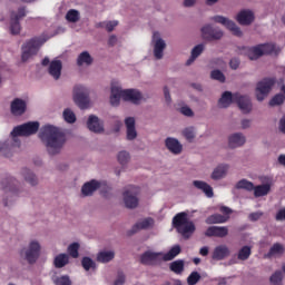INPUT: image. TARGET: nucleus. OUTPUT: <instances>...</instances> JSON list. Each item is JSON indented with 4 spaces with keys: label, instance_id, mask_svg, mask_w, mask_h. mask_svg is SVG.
<instances>
[{
    "label": "nucleus",
    "instance_id": "nucleus-55",
    "mask_svg": "<svg viewBox=\"0 0 285 285\" xmlns=\"http://www.w3.org/2000/svg\"><path fill=\"white\" fill-rule=\"evenodd\" d=\"M181 220H183L184 224L193 223L191 220L188 219V214L186 212H180L179 213V226L181 225Z\"/></svg>",
    "mask_w": 285,
    "mask_h": 285
},
{
    "label": "nucleus",
    "instance_id": "nucleus-12",
    "mask_svg": "<svg viewBox=\"0 0 285 285\" xmlns=\"http://www.w3.org/2000/svg\"><path fill=\"white\" fill-rule=\"evenodd\" d=\"M202 38L206 41L220 40L224 36L223 31L218 28H213L210 24L203 26L200 29Z\"/></svg>",
    "mask_w": 285,
    "mask_h": 285
},
{
    "label": "nucleus",
    "instance_id": "nucleus-30",
    "mask_svg": "<svg viewBox=\"0 0 285 285\" xmlns=\"http://www.w3.org/2000/svg\"><path fill=\"white\" fill-rule=\"evenodd\" d=\"M204 50H205V46L203 43H199L196 47H194V49L191 50L190 58L186 60V66H190L191 63H194V61L200 57Z\"/></svg>",
    "mask_w": 285,
    "mask_h": 285
},
{
    "label": "nucleus",
    "instance_id": "nucleus-13",
    "mask_svg": "<svg viewBox=\"0 0 285 285\" xmlns=\"http://www.w3.org/2000/svg\"><path fill=\"white\" fill-rule=\"evenodd\" d=\"M212 20L215 21L216 23H219V24H223L224 27H226L236 37H242L243 32H242L240 28L235 22L228 20L227 18H225L223 16H215L214 18H212Z\"/></svg>",
    "mask_w": 285,
    "mask_h": 285
},
{
    "label": "nucleus",
    "instance_id": "nucleus-3",
    "mask_svg": "<svg viewBox=\"0 0 285 285\" xmlns=\"http://www.w3.org/2000/svg\"><path fill=\"white\" fill-rule=\"evenodd\" d=\"M124 101H131L135 105H138L139 101L142 99V95L140 91L136 89H127L121 90L120 87L111 86V95H110V104L114 107L119 106L120 100Z\"/></svg>",
    "mask_w": 285,
    "mask_h": 285
},
{
    "label": "nucleus",
    "instance_id": "nucleus-5",
    "mask_svg": "<svg viewBox=\"0 0 285 285\" xmlns=\"http://www.w3.org/2000/svg\"><path fill=\"white\" fill-rule=\"evenodd\" d=\"M40 128V124L38 121H29L22 125L16 126L11 131V136L13 138L17 137H29L36 135Z\"/></svg>",
    "mask_w": 285,
    "mask_h": 285
},
{
    "label": "nucleus",
    "instance_id": "nucleus-54",
    "mask_svg": "<svg viewBox=\"0 0 285 285\" xmlns=\"http://www.w3.org/2000/svg\"><path fill=\"white\" fill-rule=\"evenodd\" d=\"M118 21H108V22H102L100 23V27L105 26V29H107L108 32H111L115 30V28L118 26Z\"/></svg>",
    "mask_w": 285,
    "mask_h": 285
},
{
    "label": "nucleus",
    "instance_id": "nucleus-44",
    "mask_svg": "<svg viewBox=\"0 0 285 285\" xmlns=\"http://www.w3.org/2000/svg\"><path fill=\"white\" fill-rule=\"evenodd\" d=\"M285 101V96L283 94L276 95L272 100H269V106L275 107V106H281Z\"/></svg>",
    "mask_w": 285,
    "mask_h": 285
},
{
    "label": "nucleus",
    "instance_id": "nucleus-45",
    "mask_svg": "<svg viewBox=\"0 0 285 285\" xmlns=\"http://www.w3.org/2000/svg\"><path fill=\"white\" fill-rule=\"evenodd\" d=\"M210 77L214 80H217L219 82H225L226 78L225 75L219 70V69H215L210 72Z\"/></svg>",
    "mask_w": 285,
    "mask_h": 285
},
{
    "label": "nucleus",
    "instance_id": "nucleus-32",
    "mask_svg": "<svg viewBox=\"0 0 285 285\" xmlns=\"http://www.w3.org/2000/svg\"><path fill=\"white\" fill-rule=\"evenodd\" d=\"M115 256H116V254L112 250H102V252L98 253L97 262L102 263V264H107L110 261H114Z\"/></svg>",
    "mask_w": 285,
    "mask_h": 285
},
{
    "label": "nucleus",
    "instance_id": "nucleus-21",
    "mask_svg": "<svg viewBox=\"0 0 285 285\" xmlns=\"http://www.w3.org/2000/svg\"><path fill=\"white\" fill-rule=\"evenodd\" d=\"M229 254H230V250L226 245H218L215 247L212 257L214 261L220 262L227 258Z\"/></svg>",
    "mask_w": 285,
    "mask_h": 285
},
{
    "label": "nucleus",
    "instance_id": "nucleus-28",
    "mask_svg": "<svg viewBox=\"0 0 285 285\" xmlns=\"http://www.w3.org/2000/svg\"><path fill=\"white\" fill-rule=\"evenodd\" d=\"M100 188V183L96 180H91L90 183H86L81 187V193L83 196H91L97 189Z\"/></svg>",
    "mask_w": 285,
    "mask_h": 285
},
{
    "label": "nucleus",
    "instance_id": "nucleus-16",
    "mask_svg": "<svg viewBox=\"0 0 285 285\" xmlns=\"http://www.w3.org/2000/svg\"><path fill=\"white\" fill-rule=\"evenodd\" d=\"M40 245L38 242H31L29 248L26 250V259L29 264H35L40 255Z\"/></svg>",
    "mask_w": 285,
    "mask_h": 285
},
{
    "label": "nucleus",
    "instance_id": "nucleus-27",
    "mask_svg": "<svg viewBox=\"0 0 285 285\" xmlns=\"http://www.w3.org/2000/svg\"><path fill=\"white\" fill-rule=\"evenodd\" d=\"M193 186L200 189L208 198H212L215 195L209 184L204 180H194Z\"/></svg>",
    "mask_w": 285,
    "mask_h": 285
},
{
    "label": "nucleus",
    "instance_id": "nucleus-64",
    "mask_svg": "<svg viewBox=\"0 0 285 285\" xmlns=\"http://www.w3.org/2000/svg\"><path fill=\"white\" fill-rule=\"evenodd\" d=\"M279 130L285 134V116H283L279 120Z\"/></svg>",
    "mask_w": 285,
    "mask_h": 285
},
{
    "label": "nucleus",
    "instance_id": "nucleus-2",
    "mask_svg": "<svg viewBox=\"0 0 285 285\" xmlns=\"http://www.w3.org/2000/svg\"><path fill=\"white\" fill-rule=\"evenodd\" d=\"M234 102L238 105L244 114H249L252 111L253 105L248 96H242L238 92L233 94L230 91H225L223 96H220L218 100V107L228 108L229 105Z\"/></svg>",
    "mask_w": 285,
    "mask_h": 285
},
{
    "label": "nucleus",
    "instance_id": "nucleus-51",
    "mask_svg": "<svg viewBox=\"0 0 285 285\" xmlns=\"http://www.w3.org/2000/svg\"><path fill=\"white\" fill-rule=\"evenodd\" d=\"M78 249H79V244L78 243H73L71 245H69L68 247V254L73 257L77 258L78 257Z\"/></svg>",
    "mask_w": 285,
    "mask_h": 285
},
{
    "label": "nucleus",
    "instance_id": "nucleus-63",
    "mask_svg": "<svg viewBox=\"0 0 285 285\" xmlns=\"http://www.w3.org/2000/svg\"><path fill=\"white\" fill-rule=\"evenodd\" d=\"M173 224H174V227L176 228V230L179 232V214H177L174 217Z\"/></svg>",
    "mask_w": 285,
    "mask_h": 285
},
{
    "label": "nucleus",
    "instance_id": "nucleus-25",
    "mask_svg": "<svg viewBox=\"0 0 285 285\" xmlns=\"http://www.w3.org/2000/svg\"><path fill=\"white\" fill-rule=\"evenodd\" d=\"M250 61H256L263 56L262 45L252 48H244Z\"/></svg>",
    "mask_w": 285,
    "mask_h": 285
},
{
    "label": "nucleus",
    "instance_id": "nucleus-17",
    "mask_svg": "<svg viewBox=\"0 0 285 285\" xmlns=\"http://www.w3.org/2000/svg\"><path fill=\"white\" fill-rule=\"evenodd\" d=\"M10 109H11V115H13L14 117H21V115L26 114L27 104L24 100L20 98H16L11 102Z\"/></svg>",
    "mask_w": 285,
    "mask_h": 285
},
{
    "label": "nucleus",
    "instance_id": "nucleus-31",
    "mask_svg": "<svg viewBox=\"0 0 285 285\" xmlns=\"http://www.w3.org/2000/svg\"><path fill=\"white\" fill-rule=\"evenodd\" d=\"M253 191H254V197L256 198L267 196L271 191V185L263 184V185L254 186Z\"/></svg>",
    "mask_w": 285,
    "mask_h": 285
},
{
    "label": "nucleus",
    "instance_id": "nucleus-23",
    "mask_svg": "<svg viewBox=\"0 0 285 285\" xmlns=\"http://www.w3.org/2000/svg\"><path fill=\"white\" fill-rule=\"evenodd\" d=\"M125 125L127 128V139L135 140L137 138V130H136V120L134 117H128L125 120Z\"/></svg>",
    "mask_w": 285,
    "mask_h": 285
},
{
    "label": "nucleus",
    "instance_id": "nucleus-33",
    "mask_svg": "<svg viewBox=\"0 0 285 285\" xmlns=\"http://www.w3.org/2000/svg\"><path fill=\"white\" fill-rule=\"evenodd\" d=\"M227 171H228V165H218L212 174V179L219 180L226 176Z\"/></svg>",
    "mask_w": 285,
    "mask_h": 285
},
{
    "label": "nucleus",
    "instance_id": "nucleus-46",
    "mask_svg": "<svg viewBox=\"0 0 285 285\" xmlns=\"http://www.w3.org/2000/svg\"><path fill=\"white\" fill-rule=\"evenodd\" d=\"M82 268L85 271H90L91 268H95L96 263L89 257H83L81 261Z\"/></svg>",
    "mask_w": 285,
    "mask_h": 285
},
{
    "label": "nucleus",
    "instance_id": "nucleus-10",
    "mask_svg": "<svg viewBox=\"0 0 285 285\" xmlns=\"http://www.w3.org/2000/svg\"><path fill=\"white\" fill-rule=\"evenodd\" d=\"M218 210L220 214L216 213L208 216V218L206 219V223L208 225L225 224L226 222H228L229 216L233 214V209L226 206H220Z\"/></svg>",
    "mask_w": 285,
    "mask_h": 285
},
{
    "label": "nucleus",
    "instance_id": "nucleus-34",
    "mask_svg": "<svg viewBox=\"0 0 285 285\" xmlns=\"http://www.w3.org/2000/svg\"><path fill=\"white\" fill-rule=\"evenodd\" d=\"M166 148L175 155L179 154V141L176 138H166L165 140Z\"/></svg>",
    "mask_w": 285,
    "mask_h": 285
},
{
    "label": "nucleus",
    "instance_id": "nucleus-9",
    "mask_svg": "<svg viewBox=\"0 0 285 285\" xmlns=\"http://www.w3.org/2000/svg\"><path fill=\"white\" fill-rule=\"evenodd\" d=\"M275 82V78H264L262 81L257 83L256 97L258 101H263L266 99V97L272 91V88L274 87Z\"/></svg>",
    "mask_w": 285,
    "mask_h": 285
},
{
    "label": "nucleus",
    "instance_id": "nucleus-6",
    "mask_svg": "<svg viewBox=\"0 0 285 285\" xmlns=\"http://www.w3.org/2000/svg\"><path fill=\"white\" fill-rule=\"evenodd\" d=\"M40 38L35 37L22 46V61L26 62L30 57L38 53L39 48L43 45Z\"/></svg>",
    "mask_w": 285,
    "mask_h": 285
},
{
    "label": "nucleus",
    "instance_id": "nucleus-43",
    "mask_svg": "<svg viewBox=\"0 0 285 285\" xmlns=\"http://www.w3.org/2000/svg\"><path fill=\"white\" fill-rule=\"evenodd\" d=\"M66 20L71 23H76L79 20V12L77 10H69L66 13Z\"/></svg>",
    "mask_w": 285,
    "mask_h": 285
},
{
    "label": "nucleus",
    "instance_id": "nucleus-48",
    "mask_svg": "<svg viewBox=\"0 0 285 285\" xmlns=\"http://www.w3.org/2000/svg\"><path fill=\"white\" fill-rule=\"evenodd\" d=\"M202 278L199 272H191V274L189 275V277H187V284L189 285H195L197 284V282H199Z\"/></svg>",
    "mask_w": 285,
    "mask_h": 285
},
{
    "label": "nucleus",
    "instance_id": "nucleus-62",
    "mask_svg": "<svg viewBox=\"0 0 285 285\" xmlns=\"http://www.w3.org/2000/svg\"><path fill=\"white\" fill-rule=\"evenodd\" d=\"M117 42H118V38L115 35L109 37L108 45L110 47H115L117 45Z\"/></svg>",
    "mask_w": 285,
    "mask_h": 285
},
{
    "label": "nucleus",
    "instance_id": "nucleus-26",
    "mask_svg": "<svg viewBox=\"0 0 285 285\" xmlns=\"http://www.w3.org/2000/svg\"><path fill=\"white\" fill-rule=\"evenodd\" d=\"M245 137L242 132H235L232 136H229L228 145L230 148H238L245 144Z\"/></svg>",
    "mask_w": 285,
    "mask_h": 285
},
{
    "label": "nucleus",
    "instance_id": "nucleus-19",
    "mask_svg": "<svg viewBox=\"0 0 285 285\" xmlns=\"http://www.w3.org/2000/svg\"><path fill=\"white\" fill-rule=\"evenodd\" d=\"M254 19L255 17L252 10H242L238 16H236V21L242 26H250Z\"/></svg>",
    "mask_w": 285,
    "mask_h": 285
},
{
    "label": "nucleus",
    "instance_id": "nucleus-15",
    "mask_svg": "<svg viewBox=\"0 0 285 285\" xmlns=\"http://www.w3.org/2000/svg\"><path fill=\"white\" fill-rule=\"evenodd\" d=\"M195 232H197V227L194 222L185 224L180 218L179 235L184 240L190 239Z\"/></svg>",
    "mask_w": 285,
    "mask_h": 285
},
{
    "label": "nucleus",
    "instance_id": "nucleus-58",
    "mask_svg": "<svg viewBox=\"0 0 285 285\" xmlns=\"http://www.w3.org/2000/svg\"><path fill=\"white\" fill-rule=\"evenodd\" d=\"M263 216L262 212H254L248 215V219L252 222H257Z\"/></svg>",
    "mask_w": 285,
    "mask_h": 285
},
{
    "label": "nucleus",
    "instance_id": "nucleus-37",
    "mask_svg": "<svg viewBox=\"0 0 285 285\" xmlns=\"http://www.w3.org/2000/svg\"><path fill=\"white\" fill-rule=\"evenodd\" d=\"M263 56L265 55H277L279 52V49L276 47L275 43H262L261 45Z\"/></svg>",
    "mask_w": 285,
    "mask_h": 285
},
{
    "label": "nucleus",
    "instance_id": "nucleus-53",
    "mask_svg": "<svg viewBox=\"0 0 285 285\" xmlns=\"http://www.w3.org/2000/svg\"><path fill=\"white\" fill-rule=\"evenodd\" d=\"M126 283V276L122 271H119L117 273V278L114 282V285H125Z\"/></svg>",
    "mask_w": 285,
    "mask_h": 285
},
{
    "label": "nucleus",
    "instance_id": "nucleus-56",
    "mask_svg": "<svg viewBox=\"0 0 285 285\" xmlns=\"http://www.w3.org/2000/svg\"><path fill=\"white\" fill-rule=\"evenodd\" d=\"M26 17V9L24 8H19L18 9V13L12 14L11 19H18V21H20V19Z\"/></svg>",
    "mask_w": 285,
    "mask_h": 285
},
{
    "label": "nucleus",
    "instance_id": "nucleus-39",
    "mask_svg": "<svg viewBox=\"0 0 285 285\" xmlns=\"http://www.w3.org/2000/svg\"><path fill=\"white\" fill-rule=\"evenodd\" d=\"M22 175L31 186H36L38 184L37 176L30 169H22Z\"/></svg>",
    "mask_w": 285,
    "mask_h": 285
},
{
    "label": "nucleus",
    "instance_id": "nucleus-41",
    "mask_svg": "<svg viewBox=\"0 0 285 285\" xmlns=\"http://www.w3.org/2000/svg\"><path fill=\"white\" fill-rule=\"evenodd\" d=\"M21 31L19 18H11L10 32L12 36H18Z\"/></svg>",
    "mask_w": 285,
    "mask_h": 285
},
{
    "label": "nucleus",
    "instance_id": "nucleus-47",
    "mask_svg": "<svg viewBox=\"0 0 285 285\" xmlns=\"http://www.w3.org/2000/svg\"><path fill=\"white\" fill-rule=\"evenodd\" d=\"M269 282L274 285H279L283 282V272H275V274H272V277H269Z\"/></svg>",
    "mask_w": 285,
    "mask_h": 285
},
{
    "label": "nucleus",
    "instance_id": "nucleus-8",
    "mask_svg": "<svg viewBox=\"0 0 285 285\" xmlns=\"http://www.w3.org/2000/svg\"><path fill=\"white\" fill-rule=\"evenodd\" d=\"M140 193V189L138 186L129 185L127 189L124 193V202L126 205V208H137L139 205L138 195Z\"/></svg>",
    "mask_w": 285,
    "mask_h": 285
},
{
    "label": "nucleus",
    "instance_id": "nucleus-61",
    "mask_svg": "<svg viewBox=\"0 0 285 285\" xmlns=\"http://www.w3.org/2000/svg\"><path fill=\"white\" fill-rule=\"evenodd\" d=\"M169 269H171L173 272L178 274L179 273V262L176 261V262L171 263V265L169 266Z\"/></svg>",
    "mask_w": 285,
    "mask_h": 285
},
{
    "label": "nucleus",
    "instance_id": "nucleus-49",
    "mask_svg": "<svg viewBox=\"0 0 285 285\" xmlns=\"http://www.w3.org/2000/svg\"><path fill=\"white\" fill-rule=\"evenodd\" d=\"M183 136L185 137L186 140L191 142L195 138V129L193 127L184 129Z\"/></svg>",
    "mask_w": 285,
    "mask_h": 285
},
{
    "label": "nucleus",
    "instance_id": "nucleus-42",
    "mask_svg": "<svg viewBox=\"0 0 285 285\" xmlns=\"http://www.w3.org/2000/svg\"><path fill=\"white\" fill-rule=\"evenodd\" d=\"M62 116L67 124L76 122V115L71 109H69V108L65 109Z\"/></svg>",
    "mask_w": 285,
    "mask_h": 285
},
{
    "label": "nucleus",
    "instance_id": "nucleus-40",
    "mask_svg": "<svg viewBox=\"0 0 285 285\" xmlns=\"http://www.w3.org/2000/svg\"><path fill=\"white\" fill-rule=\"evenodd\" d=\"M250 256H252V247L248 245L243 246L238 253V259L242 262H245V261H248Z\"/></svg>",
    "mask_w": 285,
    "mask_h": 285
},
{
    "label": "nucleus",
    "instance_id": "nucleus-22",
    "mask_svg": "<svg viewBox=\"0 0 285 285\" xmlns=\"http://www.w3.org/2000/svg\"><path fill=\"white\" fill-rule=\"evenodd\" d=\"M62 70L61 60H51L49 63L48 72L55 80H59Z\"/></svg>",
    "mask_w": 285,
    "mask_h": 285
},
{
    "label": "nucleus",
    "instance_id": "nucleus-1",
    "mask_svg": "<svg viewBox=\"0 0 285 285\" xmlns=\"http://www.w3.org/2000/svg\"><path fill=\"white\" fill-rule=\"evenodd\" d=\"M38 137H40L50 156L60 154L67 142L66 134L52 125L43 126Z\"/></svg>",
    "mask_w": 285,
    "mask_h": 285
},
{
    "label": "nucleus",
    "instance_id": "nucleus-60",
    "mask_svg": "<svg viewBox=\"0 0 285 285\" xmlns=\"http://www.w3.org/2000/svg\"><path fill=\"white\" fill-rule=\"evenodd\" d=\"M276 220L283 222L285 220V208L279 209L276 214Z\"/></svg>",
    "mask_w": 285,
    "mask_h": 285
},
{
    "label": "nucleus",
    "instance_id": "nucleus-20",
    "mask_svg": "<svg viewBox=\"0 0 285 285\" xmlns=\"http://www.w3.org/2000/svg\"><path fill=\"white\" fill-rule=\"evenodd\" d=\"M205 235L207 237L224 238L228 235V228L227 227L212 226V227L207 228V230L205 232Z\"/></svg>",
    "mask_w": 285,
    "mask_h": 285
},
{
    "label": "nucleus",
    "instance_id": "nucleus-57",
    "mask_svg": "<svg viewBox=\"0 0 285 285\" xmlns=\"http://www.w3.org/2000/svg\"><path fill=\"white\" fill-rule=\"evenodd\" d=\"M180 114H183L185 117H193L194 112L188 106H183L180 108Z\"/></svg>",
    "mask_w": 285,
    "mask_h": 285
},
{
    "label": "nucleus",
    "instance_id": "nucleus-38",
    "mask_svg": "<svg viewBox=\"0 0 285 285\" xmlns=\"http://www.w3.org/2000/svg\"><path fill=\"white\" fill-rule=\"evenodd\" d=\"M235 188L236 189H245L247 191H253L254 183L248 179L243 178L238 183H236Z\"/></svg>",
    "mask_w": 285,
    "mask_h": 285
},
{
    "label": "nucleus",
    "instance_id": "nucleus-36",
    "mask_svg": "<svg viewBox=\"0 0 285 285\" xmlns=\"http://www.w3.org/2000/svg\"><path fill=\"white\" fill-rule=\"evenodd\" d=\"M69 264V256L67 254H59L56 259H53V266L60 269Z\"/></svg>",
    "mask_w": 285,
    "mask_h": 285
},
{
    "label": "nucleus",
    "instance_id": "nucleus-35",
    "mask_svg": "<svg viewBox=\"0 0 285 285\" xmlns=\"http://www.w3.org/2000/svg\"><path fill=\"white\" fill-rule=\"evenodd\" d=\"M92 62H94V59L88 51H82L77 59V65L79 67L83 65L91 66Z\"/></svg>",
    "mask_w": 285,
    "mask_h": 285
},
{
    "label": "nucleus",
    "instance_id": "nucleus-18",
    "mask_svg": "<svg viewBox=\"0 0 285 285\" xmlns=\"http://www.w3.org/2000/svg\"><path fill=\"white\" fill-rule=\"evenodd\" d=\"M87 129L91 130V132L100 134L104 132V124L99 117L91 115L89 120H87Z\"/></svg>",
    "mask_w": 285,
    "mask_h": 285
},
{
    "label": "nucleus",
    "instance_id": "nucleus-59",
    "mask_svg": "<svg viewBox=\"0 0 285 285\" xmlns=\"http://www.w3.org/2000/svg\"><path fill=\"white\" fill-rule=\"evenodd\" d=\"M239 65H240V61H239L238 58H233V59H230V61H229V66H230V68H232L233 70L238 69V68H239Z\"/></svg>",
    "mask_w": 285,
    "mask_h": 285
},
{
    "label": "nucleus",
    "instance_id": "nucleus-14",
    "mask_svg": "<svg viewBox=\"0 0 285 285\" xmlns=\"http://www.w3.org/2000/svg\"><path fill=\"white\" fill-rule=\"evenodd\" d=\"M1 186L2 189L4 190V193H9L8 196H10L12 202V198H14L16 196H18V181L17 179L12 178V177H8L1 180Z\"/></svg>",
    "mask_w": 285,
    "mask_h": 285
},
{
    "label": "nucleus",
    "instance_id": "nucleus-24",
    "mask_svg": "<svg viewBox=\"0 0 285 285\" xmlns=\"http://www.w3.org/2000/svg\"><path fill=\"white\" fill-rule=\"evenodd\" d=\"M153 224H154V219L151 217L145 218L144 220L136 223L132 226L131 230L129 232V235H134L141 229H148L151 227Z\"/></svg>",
    "mask_w": 285,
    "mask_h": 285
},
{
    "label": "nucleus",
    "instance_id": "nucleus-7",
    "mask_svg": "<svg viewBox=\"0 0 285 285\" xmlns=\"http://www.w3.org/2000/svg\"><path fill=\"white\" fill-rule=\"evenodd\" d=\"M73 101L80 109H87L90 102L89 90L81 85H77L73 89Z\"/></svg>",
    "mask_w": 285,
    "mask_h": 285
},
{
    "label": "nucleus",
    "instance_id": "nucleus-52",
    "mask_svg": "<svg viewBox=\"0 0 285 285\" xmlns=\"http://www.w3.org/2000/svg\"><path fill=\"white\" fill-rule=\"evenodd\" d=\"M117 160L120 165H126L128 164V160H129V154L127 151H120L118 155H117Z\"/></svg>",
    "mask_w": 285,
    "mask_h": 285
},
{
    "label": "nucleus",
    "instance_id": "nucleus-11",
    "mask_svg": "<svg viewBox=\"0 0 285 285\" xmlns=\"http://www.w3.org/2000/svg\"><path fill=\"white\" fill-rule=\"evenodd\" d=\"M153 43H154V48H153L154 58H156L157 60L163 59L164 51L167 48V43L166 41H164V39L160 38V33L158 31L153 32Z\"/></svg>",
    "mask_w": 285,
    "mask_h": 285
},
{
    "label": "nucleus",
    "instance_id": "nucleus-4",
    "mask_svg": "<svg viewBox=\"0 0 285 285\" xmlns=\"http://www.w3.org/2000/svg\"><path fill=\"white\" fill-rule=\"evenodd\" d=\"M178 254H179L178 245L169 249L166 254L147 250L141 255L140 262L142 265H159L164 261L165 262L173 261Z\"/></svg>",
    "mask_w": 285,
    "mask_h": 285
},
{
    "label": "nucleus",
    "instance_id": "nucleus-29",
    "mask_svg": "<svg viewBox=\"0 0 285 285\" xmlns=\"http://www.w3.org/2000/svg\"><path fill=\"white\" fill-rule=\"evenodd\" d=\"M285 253V246L282 243H275L269 248L268 253L266 254L267 258H272L274 256H281Z\"/></svg>",
    "mask_w": 285,
    "mask_h": 285
},
{
    "label": "nucleus",
    "instance_id": "nucleus-50",
    "mask_svg": "<svg viewBox=\"0 0 285 285\" xmlns=\"http://www.w3.org/2000/svg\"><path fill=\"white\" fill-rule=\"evenodd\" d=\"M53 284L56 285H72V282L69 276H61L53 279Z\"/></svg>",
    "mask_w": 285,
    "mask_h": 285
}]
</instances>
